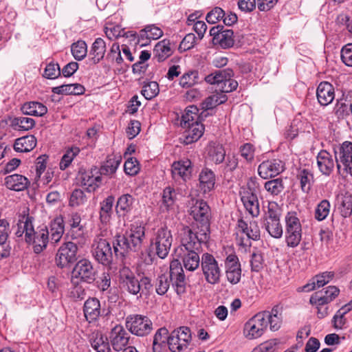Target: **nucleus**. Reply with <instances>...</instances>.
I'll return each mask as SVG.
<instances>
[{"label":"nucleus","mask_w":352,"mask_h":352,"mask_svg":"<svg viewBox=\"0 0 352 352\" xmlns=\"http://www.w3.org/2000/svg\"><path fill=\"white\" fill-rule=\"evenodd\" d=\"M145 239V227L140 223L131 225L124 235L116 236L113 242V252L118 257H124L129 252H138Z\"/></svg>","instance_id":"obj_1"},{"label":"nucleus","mask_w":352,"mask_h":352,"mask_svg":"<svg viewBox=\"0 0 352 352\" xmlns=\"http://www.w3.org/2000/svg\"><path fill=\"white\" fill-rule=\"evenodd\" d=\"M170 283L178 295H182L186 290V281L184 270L178 260H173L170 263L169 274L159 275L154 286L158 295H164L168 290Z\"/></svg>","instance_id":"obj_2"},{"label":"nucleus","mask_w":352,"mask_h":352,"mask_svg":"<svg viewBox=\"0 0 352 352\" xmlns=\"http://www.w3.org/2000/svg\"><path fill=\"white\" fill-rule=\"evenodd\" d=\"M210 233V231H204L199 226L194 228L183 226L179 231L181 245L177 252L178 250L199 251L201 249V244L208 242Z\"/></svg>","instance_id":"obj_3"},{"label":"nucleus","mask_w":352,"mask_h":352,"mask_svg":"<svg viewBox=\"0 0 352 352\" xmlns=\"http://www.w3.org/2000/svg\"><path fill=\"white\" fill-rule=\"evenodd\" d=\"M155 252L160 258H165L170 250L173 243V236L170 230L166 226L157 228L153 233L150 241Z\"/></svg>","instance_id":"obj_4"},{"label":"nucleus","mask_w":352,"mask_h":352,"mask_svg":"<svg viewBox=\"0 0 352 352\" xmlns=\"http://www.w3.org/2000/svg\"><path fill=\"white\" fill-rule=\"evenodd\" d=\"M234 73L231 69L217 70L208 75L205 80L212 85H217L223 93H229L235 90L238 87L236 80L232 78Z\"/></svg>","instance_id":"obj_5"},{"label":"nucleus","mask_w":352,"mask_h":352,"mask_svg":"<svg viewBox=\"0 0 352 352\" xmlns=\"http://www.w3.org/2000/svg\"><path fill=\"white\" fill-rule=\"evenodd\" d=\"M285 242L288 247H297L302 239V226L296 212H289L285 216Z\"/></svg>","instance_id":"obj_6"},{"label":"nucleus","mask_w":352,"mask_h":352,"mask_svg":"<svg viewBox=\"0 0 352 352\" xmlns=\"http://www.w3.org/2000/svg\"><path fill=\"white\" fill-rule=\"evenodd\" d=\"M201 268L206 283L213 285L219 283L222 274L221 269L213 255L209 253L201 255Z\"/></svg>","instance_id":"obj_7"},{"label":"nucleus","mask_w":352,"mask_h":352,"mask_svg":"<svg viewBox=\"0 0 352 352\" xmlns=\"http://www.w3.org/2000/svg\"><path fill=\"white\" fill-rule=\"evenodd\" d=\"M95 259L104 265H109L113 261V251L110 243L100 236H96L91 246Z\"/></svg>","instance_id":"obj_8"},{"label":"nucleus","mask_w":352,"mask_h":352,"mask_svg":"<svg viewBox=\"0 0 352 352\" xmlns=\"http://www.w3.org/2000/svg\"><path fill=\"white\" fill-rule=\"evenodd\" d=\"M126 327L137 336H145L153 329V322L147 317L142 315H129L126 318Z\"/></svg>","instance_id":"obj_9"},{"label":"nucleus","mask_w":352,"mask_h":352,"mask_svg":"<svg viewBox=\"0 0 352 352\" xmlns=\"http://www.w3.org/2000/svg\"><path fill=\"white\" fill-rule=\"evenodd\" d=\"M334 153L339 174H342V163L344 166L343 170L352 176V142H343L338 147V150L334 148Z\"/></svg>","instance_id":"obj_10"},{"label":"nucleus","mask_w":352,"mask_h":352,"mask_svg":"<svg viewBox=\"0 0 352 352\" xmlns=\"http://www.w3.org/2000/svg\"><path fill=\"white\" fill-rule=\"evenodd\" d=\"M191 340L190 329L187 327H181L168 336V344L173 352H181L186 349Z\"/></svg>","instance_id":"obj_11"},{"label":"nucleus","mask_w":352,"mask_h":352,"mask_svg":"<svg viewBox=\"0 0 352 352\" xmlns=\"http://www.w3.org/2000/svg\"><path fill=\"white\" fill-rule=\"evenodd\" d=\"M190 214L196 221V226L204 231H210V209L204 200H197L191 208Z\"/></svg>","instance_id":"obj_12"},{"label":"nucleus","mask_w":352,"mask_h":352,"mask_svg":"<svg viewBox=\"0 0 352 352\" xmlns=\"http://www.w3.org/2000/svg\"><path fill=\"white\" fill-rule=\"evenodd\" d=\"M78 246L74 242H66L58 249L56 263L60 268L67 267L77 260Z\"/></svg>","instance_id":"obj_13"},{"label":"nucleus","mask_w":352,"mask_h":352,"mask_svg":"<svg viewBox=\"0 0 352 352\" xmlns=\"http://www.w3.org/2000/svg\"><path fill=\"white\" fill-rule=\"evenodd\" d=\"M265 317V315L259 312L245 323L243 330L245 338L250 340L256 339L263 334L267 327Z\"/></svg>","instance_id":"obj_14"},{"label":"nucleus","mask_w":352,"mask_h":352,"mask_svg":"<svg viewBox=\"0 0 352 352\" xmlns=\"http://www.w3.org/2000/svg\"><path fill=\"white\" fill-rule=\"evenodd\" d=\"M118 280L120 287L133 295L140 292L139 280L134 272L128 267H123L119 271Z\"/></svg>","instance_id":"obj_15"},{"label":"nucleus","mask_w":352,"mask_h":352,"mask_svg":"<svg viewBox=\"0 0 352 352\" xmlns=\"http://www.w3.org/2000/svg\"><path fill=\"white\" fill-rule=\"evenodd\" d=\"M96 271L91 262L87 259H81L76 264L72 271V277L78 278L88 283L94 281Z\"/></svg>","instance_id":"obj_16"},{"label":"nucleus","mask_w":352,"mask_h":352,"mask_svg":"<svg viewBox=\"0 0 352 352\" xmlns=\"http://www.w3.org/2000/svg\"><path fill=\"white\" fill-rule=\"evenodd\" d=\"M192 172V162L188 159L175 162L171 166L172 177L179 183L186 182L190 179Z\"/></svg>","instance_id":"obj_17"},{"label":"nucleus","mask_w":352,"mask_h":352,"mask_svg":"<svg viewBox=\"0 0 352 352\" xmlns=\"http://www.w3.org/2000/svg\"><path fill=\"white\" fill-rule=\"evenodd\" d=\"M284 170V163L278 159L263 162L258 167V173L263 179L274 177Z\"/></svg>","instance_id":"obj_18"},{"label":"nucleus","mask_w":352,"mask_h":352,"mask_svg":"<svg viewBox=\"0 0 352 352\" xmlns=\"http://www.w3.org/2000/svg\"><path fill=\"white\" fill-rule=\"evenodd\" d=\"M109 338L113 349L120 351L126 348L130 336L124 327L118 324L111 329Z\"/></svg>","instance_id":"obj_19"},{"label":"nucleus","mask_w":352,"mask_h":352,"mask_svg":"<svg viewBox=\"0 0 352 352\" xmlns=\"http://www.w3.org/2000/svg\"><path fill=\"white\" fill-rule=\"evenodd\" d=\"M226 278L232 285L237 284L241 278V264L238 257L234 254H230L226 259Z\"/></svg>","instance_id":"obj_20"},{"label":"nucleus","mask_w":352,"mask_h":352,"mask_svg":"<svg viewBox=\"0 0 352 352\" xmlns=\"http://www.w3.org/2000/svg\"><path fill=\"white\" fill-rule=\"evenodd\" d=\"M50 240L48 233V228L46 226H42L37 228L36 230L32 234L34 252L39 254L47 248V243Z\"/></svg>","instance_id":"obj_21"},{"label":"nucleus","mask_w":352,"mask_h":352,"mask_svg":"<svg viewBox=\"0 0 352 352\" xmlns=\"http://www.w3.org/2000/svg\"><path fill=\"white\" fill-rule=\"evenodd\" d=\"M316 97L321 106L331 104L335 98L333 86L327 81L321 82L317 87Z\"/></svg>","instance_id":"obj_22"},{"label":"nucleus","mask_w":352,"mask_h":352,"mask_svg":"<svg viewBox=\"0 0 352 352\" xmlns=\"http://www.w3.org/2000/svg\"><path fill=\"white\" fill-rule=\"evenodd\" d=\"M334 277V272H324L316 275L312 278L311 282L305 285L302 287L298 289V292H309L316 289V287H321L329 283Z\"/></svg>","instance_id":"obj_23"},{"label":"nucleus","mask_w":352,"mask_h":352,"mask_svg":"<svg viewBox=\"0 0 352 352\" xmlns=\"http://www.w3.org/2000/svg\"><path fill=\"white\" fill-rule=\"evenodd\" d=\"M317 166L320 172L325 175H330L335 166L333 156L327 151H320L316 157Z\"/></svg>","instance_id":"obj_24"},{"label":"nucleus","mask_w":352,"mask_h":352,"mask_svg":"<svg viewBox=\"0 0 352 352\" xmlns=\"http://www.w3.org/2000/svg\"><path fill=\"white\" fill-rule=\"evenodd\" d=\"M179 256L182 258L184 268L190 272H193L201 265V258L198 252L195 250H179Z\"/></svg>","instance_id":"obj_25"},{"label":"nucleus","mask_w":352,"mask_h":352,"mask_svg":"<svg viewBox=\"0 0 352 352\" xmlns=\"http://www.w3.org/2000/svg\"><path fill=\"white\" fill-rule=\"evenodd\" d=\"M47 228L51 243H58L65 232L63 218L61 216L56 217L50 221Z\"/></svg>","instance_id":"obj_26"},{"label":"nucleus","mask_w":352,"mask_h":352,"mask_svg":"<svg viewBox=\"0 0 352 352\" xmlns=\"http://www.w3.org/2000/svg\"><path fill=\"white\" fill-rule=\"evenodd\" d=\"M135 198L129 194L119 197L116 205V212L119 217H125L132 211Z\"/></svg>","instance_id":"obj_27"},{"label":"nucleus","mask_w":352,"mask_h":352,"mask_svg":"<svg viewBox=\"0 0 352 352\" xmlns=\"http://www.w3.org/2000/svg\"><path fill=\"white\" fill-rule=\"evenodd\" d=\"M241 199L243 204L246 210L252 215V217H256L259 215V203L257 195L252 192H241Z\"/></svg>","instance_id":"obj_28"},{"label":"nucleus","mask_w":352,"mask_h":352,"mask_svg":"<svg viewBox=\"0 0 352 352\" xmlns=\"http://www.w3.org/2000/svg\"><path fill=\"white\" fill-rule=\"evenodd\" d=\"M100 303L96 298L87 299L84 304L83 312L87 321L96 320L100 315Z\"/></svg>","instance_id":"obj_29"},{"label":"nucleus","mask_w":352,"mask_h":352,"mask_svg":"<svg viewBox=\"0 0 352 352\" xmlns=\"http://www.w3.org/2000/svg\"><path fill=\"white\" fill-rule=\"evenodd\" d=\"M30 182L27 177L22 175L14 174L5 178L6 186L12 190L22 191L28 188Z\"/></svg>","instance_id":"obj_30"},{"label":"nucleus","mask_w":352,"mask_h":352,"mask_svg":"<svg viewBox=\"0 0 352 352\" xmlns=\"http://www.w3.org/2000/svg\"><path fill=\"white\" fill-rule=\"evenodd\" d=\"M79 181L82 187L88 192L94 191L101 183L100 175L95 176L93 170L85 171L79 175Z\"/></svg>","instance_id":"obj_31"},{"label":"nucleus","mask_w":352,"mask_h":352,"mask_svg":"<svg viewBox=\"0 0 352 352\" xmlns=\"http://www.w3.org/2000/svg\"><path fill=\"white\" fill-rule=\"evenodd\" d=\"M204 126L200 122H195L185 128L184 142L189 144L197 142L204 134Z\"/></svg>","instance_id":"obj_32"},{"label":"nucleus","mask_w":352,"mask_h":352,"mask_svg":"<svg viewBox=\"0 0 352 352\" xmlns=\"http://www.w3.org/2000/svg\"><path fill=\"white\" fill-rule=\"evenodd\" d=\"M199 180L201 190L204 193H207L214 187L215 175L210 169L205 168L199 173Z\"/></svg>","instance_id":"obj_33"},{"label":"nucleus","mask_w":352,"mask_h":352,"mask_svg":"<svg viewBox=\"0 0 352 352\" xmlns=\"http://www.w3.org/2000/svg\"><path fill=\"white\" fill-rule=\"evenodd\" d=\"M281 308L278 305L274 306L270 311H264L262 314L265 315V320L270 324L272 331H275L279 329L282 323Z\"/></svg>","instance_id":"obj_34"},{"label":"nucleus","mask_w":352,"mask_h":352,"mask_svg":"<svg viewBox=\"0 0 352 352\" xmlns=\"http://www.w3.org/2000/svg\"><path fill=\"white\" fill-rule=\"evenodd\" d=\"M176 199L175 190L170 186L166 187L162 192L161 210L162 212H169L174 210Z\"/></svg>","instance_id":"obj_35"},{"label":"nucleus","mask_w":352,"mask_h":352,"mask_svg":"<svg viewBox=\"0 0 352 352\" xmlns=\"http://www.w3.org/2000/svg\"><path fill=\"white\" fill-rule=\"evenodd\" d=\"M106 52V43L101 38H97L93 43L89 52V59L96 65L103 59Z\"/></svg>","instance_id":"obj_36"},{"label":"nucleus","mask_w":352,"mask_h":352,"mask_svg":"<svg viewBox=\"0 0 352 352\" xmlns=\"http://www.w3.org/2000/svg\"><path fill=\"white\" fill-rule=\"evenodd\" d=\"M198 109L195 106L189 107L182 115L180 125L183 129L189 127L192 122H199V118H203L208 116V113L203 111L200 116L197 114Z\"/></svg>","instance_id":"obj_37"},{"label":"nucleus","mask_w":352,"mask_h":352,"mask_svg":"<svg viewBox=\"0 0 352 352\" xmlns=\"http://www.w3.org/2000/svg\"><path fill=\"white\" fill-rule=\"evenodd\" d=\"M238 228L246 234L248 239L257 241L260 239V229L256 221H252L248 224L243 219L238 221Z\"/></svg>","instance_id":"obj_38"},{"label":"nucleus","mask_w":352,"mask_h":352,"mask_svg":"<svg viewBox=\"0 0 352 352\" xmlns=\"http://www.w3.org/2000/svg\"><path fill=\"white\" fill-rule=\"evenodd\" d=\"M25 115L41 117L47 112V108L41 102L31 101L25 102L21 108Z\"/></svg>","instance_id":"obj_39"},{"label":"nucleus","mask_w":352,"mask_h":352,"mask_svg":"<svg viewBox=\"0 0 352 352\" xmlns=\"http://www.w3.org/2000/svg\"><path fill=\"white\" fill-rule=\"evenodd\" d=\"M226 151L221 144L210 143L207 148V157L209 160L216 164L223 162L225 159Z\"/></svg>","instance_id":"obj_40"},{"label":"nucleus","mask_w":352,"mask_h":352,"mask_svg":"<svg viewBox=\"0 0 352 352\" xmlns=\"http://www.w3.org/2000/svg\"><path fill=\"white\" fill-rule=\"evenodd\" d=\"M85 91V87L78 83L62 85L52 89L54 94L58 95H81Z\"/></svg>","instance_id":"obj_41"},{"label":"nucleus","mask_w":352,"mask_h":352,"mask_svg":"<svg viewBox=\"0 0 352 352\" xmlns=\"http://www.w3.org/2000/svg\"><path fill=\"white\" fill-rule=\"evenodd\" d=\"M36 145V139L34 135H26L15 140L14 149L16 152H29Z\"/></svg>","instance_id":"obj_42"},{"label":"nucleus","mask_w":352,"mask_h":352,"mask_svg":"<svg viewBox=\"0 0 352 352\" xmlns=\"http://www.w3.org/2000/svg\"><path fill=\"white\" fill-rule=\"evenodd\" d=\"M114 201V197L109 195L100 202V219L102 223H106L109 221L113 214Z\"/></svg>","instance_id":"obj_43"},{"label":"nucleus","mask_w":352,"mask_h":352,"mask_svg":"<svg viewBox=\"0 0 352 352\" xmlns=\"http://www.w3.org/2000/svg\"><path fill=\"white\" fill-rule=\"evenodd\" d=\"M154 52L155 56L159 62L164 61L169 57L173 53L169 41L164 39L157 43L155 46Z\"/></svg>","instance_id":"obj_44"},{"label":"nucleus","mask_w":352,"mask_h":352,"mask_svg":"<svg viewBox=\"0 0 352 352\" xmlns=\"http://www.w3.org/2000/svg\"><path fill=\"white\" fill-rule=\"evenodd\" d=\"M19 229L22 230V233H25V241L30 242L32 240V234L34 231L32 221V218L29 216H23L19 220L17 223Z\"/></svg>","instance_id":"obj_45"},{"label":"nucleus","mask_w":352,"mask_h":352,"mask_svg":"<svg viewBox=\"0 0 352 352\" xmlns=\"http://www.w3.org/2000/svg\"><path fill=\"white\" fill-rule=\"evenodd\" d=\"M168 330L166 328H160L155 333L153 341V352H161L164 346L168 343Z\"/></svg>","instance_id":"obj_46"},{"label":"nucleus","mask_w":352,"mask_h":352,"mask_svg":"<svg viewBox=\"0 0 352 352\" xmlns=\"http://www.w3.org/2000/svg\"><path fill=\"white\" fill-rule=\"evenodd\" d=\"M227 97L226 95L222 94H212L207 97L202 102L201 107L204 110V111L209 109H212L217 106L223 104L226 102Z\"/></svg>","instance_id":"obj_47"},{"label":"nucleus","mask_w":352,"mask_h":352,"mask_svg":"<svg viewBox=\"0 0 352 352\" xmlns=\"http://www.w3.org/2000/svg\"><path fill=\"white\" fill-rule=\"evenodd\" d=\"M338 208L341 215L346 218L352 213V198L349 195H341L338 198Z\"/></svg>","instance_id":"obj_48"},{"label":"nucleus","mask_w":352,"mask_h":352,"mask_svg":"<svg viewBox=\"0 0 352 352\" xmlns=\"http://www.w3.org/2000/svg\"><path fill=\"white\" fill-rule=\"evenodd\" d=\"M264 188L269 195L274 197L280 195L284 190L283 179L276 178L266 182Z\"/></svg>","instance_id":"obj_49"},{"label":"nucleus","mask_w":352,"mask_h":352,"mask_svg":"<svg viewBox=\"0 0 352 352\" xmlns=\"http://www.w3.org/2000/svg\"><path fill=\"white\" fill-rule=\"evenodd\" d=\"M263 228L269 234L275 239H280L283 233L280 220L263 221Z\"/></svg>","instance_id":"obj_50"},{"label":"nucleus","mask_w":352,"mask_h":352,"mask_svg":"<svg viewBox=\"0 0 352 352\" xmlns=\"http://www.w3.org/2000/svg\"><path fill=\"white\" fill-rule=\"evenodd\" d=\"M121 160L116 157H109L103 163L100 168V174L111 175L116 173L120 164Z\"/></svg>","instance_id":"obj_51"},{"label":"nucleus","mask_w":352,"mask_h":352,"mask_svg":"<svg viewBox=\"0 0 352 352\" xmlns=\"http://www.w3.org/2000/svg\"><path fill=\"white\" fill-rule=\"evenodd\" d=\"M234 32L230 29H225L214 45H219L223 49L231 47L234 45Z\"/></svg>","instance_id":"obj_52"},{"label":"nucleus","mask_w":352,"mask_h":352,"mask_svg":"<svg viewBox=\"0 0 352 352\" xmlns=\"http://www.w3.org/2000/svg\"><path fill=\"white\" fill-rule=\"evenodd\" d=\"M298 177L300 181V187L303 192H308L311 189V182L314 179L313 174L307 169L300 170Z\"/></svg>","instance_id":"obj_53"},{"label":"nucleus","mask_w":352,"mask_h":352,"mask_svg":"<svg viewBox=\"0 0 352 352\" xmlns=\"http://www.w3.org/2000/svg\"><path fill=\"white\" fill-rule=\"evenodd\" d=\"M71 52L74 58L77 60H82L87 55V46L85 41H78L71 46Z\"/></svg>","instance_id":"obj_54"},{"label":"nucleus","mask_w":352,"mask_h":352,"mask_svg":"<svg viewBox=\"0 0 352 352\" xmlns=\"http://www.w3.org/2000/svg\"><path fill=\"white\" fill-rule=\"evenodd\" d=\"M280 210L276 202H269L267 210L263 217V221L280 220Z\"/></svg>","instance_id":"obj_55"},{"label":"nucleus","mask_w":352,"mask_h":352,"mask_svg":"<svg viewBox=\"0 0 352 352\" xmlns=\"http://www.w3.org/2000/svg\"><path fill=\"white\" fill-rule=\"evenodd\" d=\"M330 212V203L327 199L322 200L315 210V219L319 221L324 220Z\"/></svg>","instance_id":"obj_56"},{"label":"nucleus","mask_w":352,"mask_h":352,"mask_svg":"<svg viewBox=\"0 0 352 352\" xmlns=\"http://www.w3.org/2000/svg\"><path fill=\"white\" fill-rule=\"evenodd\" d=\"M80 149L78 147H72L66 151L61 158L59 166L61 170H65L69 167L74 157L78 155Z\"/></svg>","instance_id":"obj_57"},{"label":"nucleus","mask_w":352,"mask_h":352,"mask_svg":"<svg viewBox=\"0 0 352 352\" xmlns=\"http://www.w3.org/2000/svg\"><path fill=\"white\" fill-rule=\"evenodd\" d=\"M122 49L118 43H113L110 52L107 55V60L111 63H115L120 65L124 62V59L121 55Z\"/></svg>","instance_id":"obj_58"},{"label":"nucleus","mask_w":352,"mask_h":352,"mask_svg":"<svg viewBox=\"0 0 352 352\" xmlns=\"http://www.w3.org/2000/svg\"><path fill=\"white\" fill-rule=\"evenodd\" d=\"M87 201V197L81 190L76 188L73 190L70 195L69 205L72 207H78L83 205Z\"/></svg>","instance_id":"obj_59"},{"label":"nucleus","mask_w":352,"mask_h":352,"mask_svg":"<svg viewBox=\"0 0 352 352\" xmlns=\"http://www.w3.org/2000/svg\"><path fill=\"white\" fill-rule=\"evenodd\" d=\"M198 78V72L197 71H190L185 73L180 78L179 85L183 88H189L197 82Z\"/></svg>","instance_id":"obj_60"},{"label":"nucleus","mask_w":352,"mask_h":352,"mask_svg":"<svg viewBox=\"0 0 352 352\" xmlns=\"http://www.w3.org/2000/svg\"><path fill=\"white\" fill-rule=\"evenodd\" d=\"M159 85L157 82L151 81L144 85L141 91L146 100L155 98L159 94Z\"/></svg>","instance_id":"obj_61"},{"label":"nucleus","mask_w":352,"mask_h":352,"mask_svg":"<svg viewBox=\"0 0 352 352\" xmlns=\"http://www.w3.org/2000/svg\"><path fill=\"white\" fill-rule=\"evenodd\" d=\"M91 346L97 352H111L107 338H104L102 335L96 337L91 342Z\"/></svg>","instance_id":"obj_62"},{"label":"nucleus","mask_w":352,"mask_h":352,"mask_svg":"<svg viewBox=\"0 0 352 352\" xmlns=\"http://www.w3.org/2000/svg\"><path fill=\"white\" fill-rule=\"evenodd\" d=\"M61 74L60 66L54 62L49 63L44 70L43 76L48 79H55Z\"/></svg>","instance_id":"obj_63"},{"label":"nucleus","mask_w":352,"mask_h":352,"mask_svg":"<svg viewBox=\"0 0 352 352\" xmlns=\"http://www.w3.org/2000/svg\"><path fill=\"white\" fill-rule=\"evenodd\" d=\"M341 59L346 65L352 67V43H348L342 48Z\"/></svg>","instance_id":"obj_64"}]
</instances>
